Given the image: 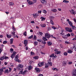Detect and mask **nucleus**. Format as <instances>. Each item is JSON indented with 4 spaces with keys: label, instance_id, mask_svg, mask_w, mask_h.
Instances as JSON below:
<instances>
[{
    "label": "nucleus",
    "instance_id": "1",
    "mask_svg": "<svg viewBox=\"0 0 76 76\" xmlns=\"http://www.w3.org/2000/svg\"><path fill=\"white\" fill-rule=\"evenodd\" d=\"M45 37L48 39H49L50 37H51V38H54V39H56V37H53V35H50V34L48 33H45Z\"/></svg>",
    "mask_w": 76,
    "mask_h": 76
},
{
    "label": "nucleus",
    "instance_id": "2",
    "mask_svg": "<svg viewBox=\"0 0 76 76\" xmlns=\"http://www.w3.org/2000/svg\"><path fill=\"white\" fill-rule=\"evenodd\" d=\"M23 67V65H22V64H19L18 66L17 67V69L18 70H23V69L22 68Z\"/></svg>",
    "mask_w": 76,
    "mask_h": 76
},
{
    "label": "nucleus",
    "instance_id": "3",
    "mask_svg": "<svg viewBox=\"0 0 76 76\" xmlns=\"http://www.w3.org/2000/svg\"><path fill=\"white\" fill-rule=\"evenodd\" d=\"M12 28L14 31H12L11 34L14 36H15V33L16 32V28H15V27L13 26H13Z\"/></svg>",
    "mask_w": 76,
    "mask_h": 76
},
{
    "label": "nucleus",
    "instance_id": "4",
    "mask_svg": "<svg viewBox=\"0 0 76 76\" xmlns=\"http://www.w3.org/2000/svg\"><path fill=\"white\" fill-rule=\"evenodd\" d=\"M28 72V71L25 70L24 72H23L22 71H20L19 73L20 74H22L24 75H25L26 73Z\"/></svg>",
    "mask_w": 76,
    "mask_h": 76
},
{
    "label": "nucleus",
    "instance_id": "5",
    "mask_svg": "<svg viewBox=\"0 0 76 76\" xmlns=\"http://www.w3.org/2000/svg\"><path fill=\"white\" fill-rule=\"evenodd\" d=\"M65 29L66 31H68V32H72V28H65Z\"/></svg>",
    "mask_w": 76,
    "mask_h": 76
},
{
    "label": "nucleus",
    "instance_id": "6",
    "mask_svg": "<svg viewBox=\"0 0 76 76\" xmlns=\"http://www.w3.org/2000/svg\"><path fill=\"white\" fill-rule=\"evenodd\" d=\"M67 21L68 22L69 24L71 26H73V23L72 21H70L69 20V19H68L67 20Z\"/></svg>",
    "mask_w": 76,
    "mask_h": 76
},
{
    "label": "nucleus",
    "instance_id": "7",
    "mask_svg": "<svg viewBox=\"0 0 76 76\" xmlns=\"http://www.w3.org/2000/svg\"><path fill=\"white\" fill-rule=\"evenodd\" d=\"M39 13H36L34 14H33V17L34 18H37L38 16H39Z\"/></svg>",
    "mask_w": 76,
    "mask_h": 76
},
{
    "label": "nucleus",
    "instance_id": "8",
    "mask_svg": "<svg viewBox=\"0 0 76 76\" xmlns=\"http://www.w3.org/2000/svg\"><path fill=\"white\" fill-rule=\"evenodd\" d=\"M72 76H76V69H73V72L72 73Z\"/></svg>",
    "mask_w": 76,
    "mask_h": 76
},
{
    "label": "nucleus",
    "instance_id": "9",
    "mask_svg": "<svg viewBox=\"0 0 76 76\" xmlns=\"http://www.w3.org/2000/svg\"><path fill=\"white\" fill-rule=\"evenodd\" d=\"M40 1L43 4H46L47 3V1L45 0H41Z\"/></svg>",
    "mask_w": 76,
    "mask_h": 76
},
{
    "label": "nucleus",
    "instance_id": "10",
    "mask_svg": "<svg viewBox=\"0 0 76 76\" xmlns=\"http://www.w3.org/2000/svg\"><path fill=\"white\" fill-rule=\"evenodd\" d=\"M44 62H42L41 63L40 62L38 64V65L39 67H41L42 66H44Z\"/></svg>",
    "mask_w": 76,
    "mask_h": 76
},
{
    "label": "nucleus",
    "instance_id": "11",
    "mask_svg": "<svg viewBox=\"0 0 76 76\" xmlns=\"http://www.w3.org/2000/svg\"><path fill=\"white\" fill-rule=\"evenodd\" d=\"M16 52H14L12 55L11 56V57L12 58H14L15 56L16 55Z\"/></svg>",
    "mask_w": 76,
    "mask_h": 76
},
{
    "label": "nucleus",
    "instance_id": "12",
    "mask_svg": "<svg viewBox=\"0 0 76 76\" xmlns=\"http://www.w3.org/2000/svg\"><path fill=\"white\" fill-rule=\"evenodd\" d=\"M35 70L36 72H37V73H39L40 72V70H39V69L38 68H35Z\"/></svg>",
    "mask_w": 76,
    "mask_h": 76
},
{
    "label": "nucleus",
    "instance_id": "13",
    "mask_svg": "<svg viewBox=\"0 0 76 76\" xmlns=\"http://www.w3.org/2000/svg\"><path fill=\"white\" fill-rule=\"evenodd\" d=\"M70 12V13L72 15H75V14H76V13L75 12V11L73 10H71Z\"/></svg>",
    "mask_w": 76,
    "mask_h": 76
},
{
    "label": "nucleus",
    "instance_id": "14",
    "mask_svg": "<svg viewBox=\"0 0 76 76\" xmlns=\"http://www.w3.org/2000/svg\"><path fill=\"white\" fill-rule=\"evenodd\" d=\"M62 37H63V38L64 39H66L67 38V36L66 34H62Z\"/></svg>",
    "mask_w": 76,
    "mask_h": 76
},
{
    "label": "nucleus",
    "instance_id": "15",
    "mask_svg": "<svg viewBox=\"0 0 76 76\" xmlns=\"http://www.w3.org/2000/svg\"><path fill=\"white\" fill-rule=\"evenodd\" d=\"M49 18L50 20H53L54 19V17L53 16H50Z\"/></svg>",
    "mask_w": 76,
    "mask_h": 76
},
{
    "label": "nucleus",
    "instance_id": "16",
    "mask_svg": "<svg viewBox=\"0 0 76 76\" xmlns=\"http://www.w3.org/2000/svg\"><path fill=\"white\" fill-rule=\"evenodd\" d=\"M9 72L8 69H5V70L4 71V73H7V74H9Z\"/></svg>",
    "mask_w": 76,
    "mask_h": 76
},
{
    "label": "nucleus",
    "instance_id": "17",
    "mask_svg": "<svg viewBox=\"0 0 76 76\" xmlns=\"http://www.w3.org/2000/svg\"><path fill=\"white\" fill-rule=\"evenodd\" d=\"M27 44H28V40H24V44H25V46H26Z\"/></svg>",
    "mask_w": 76,
    "mask_h": 76
},
{
    "label": "nucleus",
    "instance_id": "18",
    "mask_svg": "<svg viewBox=\"0 0 76 76\" xmlns=\"http://www.w3.org/2000/svg\"><path fill=\"white\" fill-rule=\"evenodd\" d=\"M51 11L53 12H56L57 10L56 9H53L51 10Z\"/></svg>",
    "mask_w": 76,
    "mask_h": 76
},
{
    "label": "nucleus",
    "instance_id": "19",
    "mask_svg": "<svg viewBox=\"0 0 76 76\" xmlns=\"http://www.w3.org/2000/svg\"><path fill=\"white\" fill-rule=\"evenodd\" d=\"M27 68L28 69V70H30L32 69V66H31V65H30L28 66V67Z\"/></svg>",
    "mask_w": 76,
    "mask_h": 76
},
{
    "label": "nucleus",
    "instance_id": "20",
    "mask_svg": "<svg viewBox=\"0 0 76 76\" xmlns=\"http://www.w3.org/2000/svg\"><path fill=\"white\" fill-rule=\"evenodd\" d=\"M40 19H41V21H44L45 20V18L42 17L40 18Z\"/></svg>",
    "mask_w": 76,
    "mask_h": 76
},
{
    "label": "nucleus",
    "instance_id": "21",
    "mask_svg": "<svg viewBox=\"0 0 76 76\" xmlns=\"http://www.w3.org/2000/svg\"><path fill=\"white\" fill-rule=\"evenodd\" d=\"M67 62L64 61L62 63V65L64 66H66Z\"/></svg>",
    "mask_w": 76,
    "mask_h": 76
},
{
    "label": "nucleus",
    "instance_id": "22",
    "mask_svg": "<svg viewBox=\"0 0 76 76\" xmlns=\"http://www.w3.org/2000/svg\"><path fill=\"white\" fill-rule=\"evenodd\" d=\"M28 3L29 5H32L34 4V3L32 1H30Z\"/></svg>",
    "mask_w": 76,
    "mask_h": 76
},
{
    "label": "nucleus",
    "instance_id": "23",
    "mask_svg": "<svg viewBox=\"0 0 76 76\" xmlns=\"http://www.w3.org/2000/svg\"><path fill=\"white\" fill-rule=\"evenodd\" d=\"M47 43H48V45L49 46L51 45H52V43H51L50 42H48Z\"/></svg>",
    "mask_w": 76,
    "mask_h": 76
},
{
    "label": "nucleus",
    "instance_id": "24",
    "mask_svg": "<svg viewBox=\"0 0 76 76\" xmlns=\"http://www.w3.org/2000/svg\"><path fill=\"white\" fill-rule=\"evenodd\" d=\"M45 68H47L48 67V66H49V65L47 63L45 65Z\"/></svg>",
    "mask_w": 76,
    "mask_h": 76
},
{
    "label": "nucleus",
    "instance_id": "25",
    "mask_svg": "<svg viewBox=\"0 0 76 76\" xmlns=\"http://www.w3.org/2000/svg\"><path fill=\"white\" fill-rule=\"evenodd\" d=\"M63 3H68L69 2V1H66V0H64L63 1Z\"/></svg>",
    "mask_w": 76,
    "mask_h": 76
},
{
    "label": "nucleus",
    "instance_id": "26",
    "mask_svg": "<svg viewBox=\"0 0 76 76\" xmlns=\"http://www.w3.org/2000/svg\"><path fill=\"white\" fill-rule=\"evenodd\" d=\"M41 26L43 28H44L45 27V26H46V25L45 24H41Z\"/></svg>",
    "mask_w": 76,
    "mask_h": 76
},
{
    "label": "nucleus",
    "instance_id": "27",
    "mask_svg": "<svg viewBox=\"0 0 76 76\" xmlns=\"http://www.w3.org/2000/svg\"><path fill=\"white\" fill-rule=\"evenodd\" d=\"M42 39L43 40V41H47V39L46 38V37H43L42 38Z\"/></svg>",
    "mask_w": 76,
    "mask_h": 76
},
{
    "label": "nucleus",
    "instance_id": "28",
    "mask_svg": "<svg viewBox=\"0 0 76 76\" xmlns=\"http://www.w3.org/2000/svg\"><path fill=\"white\" fill-rule=\"evenodd\" d=\"M50 23H51V24H52V25H54V22H53V20H50Z\"/></svg>",
    "mask_w": 76,
    "mask_h": 76
},
{
    "label": "nucleus",
    "instance_id": "29",
    "mask_svg": "<svg viewBox=\"0 0 76 76\" xmlns=\"http://www.w3.org/2000/svg\"><path fill=\"white\" fill-rule=\"evenodd\" d=\"M39 58V57H38V56H36L33 57V58H34V59H35L36 60H37V59H38Z\"/></svg>",
    "mask_w": 76,
    "mask_h": 76
},
{
    "label": "nucleus",
    "instance_id": "30",
    "mask_svg": "<svg viewBox=\"0 0 76 76\" xmlns=\"http://www.w3.org/2000/svg\"><path fill=\"white\" fill-rule=\"evenodd\" d=\"M63 32H64V29H62L61 33H60V34H61V35H63V34H64V33H63Z\"/></svg>",
    "mask_w": 76,
    "mask_h": 76
},
{
    "label": "nucleus",
    "instance_id": "31",
    "mask_svg": "<svg viewBox=\"0 0 76 76\" xmlns=\"http://www.w3.org/2000/svg\"><path fill=\"white\" fill-rule=\"evenodd\" d=\"M38 45V42L36 41H35L34 42V45L35 46H36V45Z\"/></svg>",
    "mask_w": 76,
    "mask_h": 76
},
{
    "label": "nucleus",
    "instance_id": "32",
    "mask_svg": "<svg viewBox=\"0 0 76 76\" xmlns=\"http://www.w3.org/2000/svg\"><path fill=\"white\" fill-rule=\"evenodd\" d=\"M9 4L10 6H13V5H14V3L12 2H10Z\"/></svg>",
    "mask_w": 76,
    "mask_h": 76
},
{
    "label": "nucleus",
    "instance_id": "33",
    "mask_svg": "<svg viewBox=\"0 0 76 76\" xmlns=\"http://www.w3.org/2000/svg\"><path fill=\"white\" fill-rule=\"evenodd\" d=\"M61 53V52L60 51H57L56 53V54H60Z\"/></svg>",
    "mask_w": 76,
    "mask_h": 76
},
{
    "label": "nucleus",
    "instance_id": "34",
    "mask_svg": "<svg viewBox=\"0 0 76 76\" xmlns=\"http://www.w3.org/2000/svg\"><path fill=\"white\" fill-rule=\"evenodd\" d=\"M16 61H18V62H19V63H20L21 61L20 60H19V59H16L15 60Z\"/></svg>",
    "mask_w": 76,
    "mask_h": 76
},
{
    "label": "nucleus",
    "instance_id": "35",
    "mask_svg": "<svg viewBox=\"0 0 76 76\" xmlns=\"http://www.w3.org/2000/svg\"><path fill=\"white\" fill-rule=\"evenodd\" d=\"M3 57L4 58V59H5L6 60H7V59H8V58H9V57L7 56H3Z\"/></svg>",
    "mask_w": 76,
    "mask_h": 76
},
{
    "label": "nucleus",
    "instance_id": "36",
    "mask_svg": "<svg viewBox=\"0 0 76 76\" xmlns=\"http://www.w3.org/2000/svg\"><path fill=\"white\" fill-rule=\"evenodd\" d=\"M29 63H28V64L31 65L32 64V61H29Z\"/></svg>",
    "mask_w": 76,
    "mask_h": 76
},
{
    "label": "nucleus",
    "instance_id": "37",
    "mask_svg": "<svg viewBox=\"0 0 76 76\" xmlns=\"http://www.w3.org/2000/svg\"><path fill=\"white\" fill-rule=\"evenodd\" d=\"M72 52L73 51L70 50H68V53H72Z\"/></svg>",
    "mask_w": 76,
    "mask_h": 76
},
{
    "label": "nucleus",
    "instance_id": "38",
    "mask_svg": "<svg viewBox=\"0 0 76 76\" xmlns=\"http://www.w3.org/2000/svg\"><path fill=\"white\" fill-rule=\"evenodd\" d=\"M42 12L43 13H45V14H46V13H47V11L45 10H43L42 11Z\"/></svg>",
    "mask_w": 76,
    "mask_h": 76
},
{
    "label": "nucleus",
    "instance_id": "39",
    "mask_svg": "<svg viewBox=\"0 0 76 76\" xmlns=\"http://www.w3.org/2000/svg\"><path fill=\"white\" fill-rule=\"evenodd\" d=\"M7 37L8 38H11V36L10 35H8V34L7 35Z\"/></svg>",
    "mask_w": 76,
    "mask_h": 76
},
{
    "label": "nucleus",
    "instance_id": "40",
    "mask_svg": "<svg viewBox=\"0 0 76 76\" xmlns=\"http://www.w3.org/2000/svg\"><path fill=\"white\" fill-rule=\"evenodd\" d=\"M4 59V57H3H3H1V58H0V60L2 61V60H3Z\"/></svg>",
    "mask_w": 76,
    "mask_h": 76
},
{
    "label": "nucleus",
    "instance_id": "41",
    "mask_svg": "<svg viewBox=\"0 0 76 76\" xmlns=\"http://www.w3.org/2000/svg\"><path fill=\"white\" fill-rule=\"evenodd\" d=\"M54 56V53H53L51 54V55L50 56V57H53Z\"/></svg>",
    "mask_w": 76,
    "mask_h": 76
},
{
    "label": "nucleus",
    "instance_id": "42",
    "mask_svg": "<svg viewBox=\"0 0 76 76\" xmlns=\"http://www.w3.org/2000/svg\"><path fill=\"white\" fill-rule=\"evenodd\" d=\"M8 69H9V72H11L12 71V69L11 68H10V67H8Z\"/></svg>",
    "mask_w": 76,
    "mask_h": 76
},
{
    "label": "nucleus",
    "instance_id": "43",
    "mask_svg": "<svg viewBox=\"0 0 76 76\" xmlns=\"http://www.w3.org/2000/svg\"><path fill=\"white\" fill-rule=\"evenodd\" d=\"M48 64L49 65V64L50 66H52V63L51 62H48Z\"/></svg>",
    "mask_w": 76,
    "mask_h": 76
},
{
    "label": "nucleus",
    "instance_id": "44",
    "mask_svg": "<svg viewBox=\"0 0 76 76\" xmlns=\"http://www.w3.org/2000/svg\"><path fill=\"white\" fill-rule=\"evenodd\" d=\"M72 29H76V27H75V26H72Z\"/></svg>",
    "mask_w": 76,
    "mask_h": 76
},
{
    "label": "nucleus",
    "instance_id": "45",
    "mask_svg": "<svg viewBox=\"0 0 76 76\" xmlns=\"http://www.w3.org/2000/svg\"><path fill=\"white\" fill-rule=\"evenodd\" d=\"M71 35H70V34L68 33V34H66V37H70V36Z\"/></svg>",
    "mask_w": 76,
    "mask_h": 76
},
{
    "label": "nucleus",
    "instance_id": "46",
    "mask_svg": "<svg viewBox=\"0 0 76 76\" xmlns=\"http://www.w3.org/2000/svg\"><path fill=\"white\" fill-rule=\"evenodd\" d=\"M26 34H27L26 31H25L23 34V35H24V36L25 37H26Z\"/></svg>",
    "mask_w": 76,
    "mask_h": 76
},
{
    "label": "nucleus",
    "instance_id": "47",
    "mask_svg": "<svg viewBox=\"0 0 76 76\" xmlns=\"http://www.w3.org/2000/svg\"><path fill=\"white\" fill-rule=\"evenodd\" d=\"M64 56H67V53L66 52H64Z\"/></svg>",
    "mask_w": 76,
    "mask_h": 76
},
{
    "label": "nucleus",
    "instance_id": "48",
    "mask_svg": "<svg viewBox=\"0 0 76 76\" xmlns=\"http://www.w3.org/2000/svg\"><path fill=\"white\" fill-rule=\"evenodd\" d=\"M33 3H37V0H33Z\"/></svg>",
    "mask_w": 76,
    "mask_h": 76
},
{
    "label": "nucleus",
    "instance_id": "49",
    "mask_svg": "<svg viewBox=\"0 0 76 76\" xmlns=\"http://www.w3.org/2000/svg\"><path fill=\"white\" fill-rule=\"evenodd\" d=\"M10 65H10V67H13V66H14V65H13V64H12V63H10ZM12 64V65H11Z\"/></svg>",
    "mask_w": 76,
    "mask_h": 76
},
{
    "label": "nucleus",
    "instance_id": "50",
    "mask_svg": "<svg viewBox=\"0 0 76 76\" xmlns=\"http://www.w3.org/2000/svg\"><path fill=\"white\" fill-rule=\"evenodd\" d=\"M42 13V11L41 10L39 11H38V13H39L40 14H41Z\"/></svg>",
    "mask_w": 76,
    "mask_h": 76
},
{
    "label": "nucleus",
    "instance_id": "51",
    "mask_svg": "<svg viewBox=\"0 0 76 76\" xmlns=\"http://www.w3.org/2000/svg\"><path fill=\"white\" fill-rule=\"evenodd\" d=\"M32 37H33V36H31L30 37H28V39H31V38H32Z\"/></svg>",
    "mask_w": 76,
    "mask_h": 76
},
{
    "label": "nucleus",
    "instance_id": "52",
    "mask_svg": "<svg viewBox=\"0 0 76 76\" xmlns=\"http://www.w3.org/2000/svg\"><path fill=\"white\" fill-rule=\"evenodd\" d=\"M7 41H4L3 42V44H6L7 43Z\"/></svg>",
    "mask_w": 76,
    "mask_h": 76
},
{
    "label": "nucleus",
    "instance_id": "53",
    "mask_svg": "<svg viewBox=\"0 0 76 76\" xmlns=\"http://www.w3.org/2000/svg\"><path fill=\"white\" fill-rule=\"evenodd\" d=\"M0 72H4L3 69L2 68L0 69Z\"/></svg>",
    "mask_w": 76,
    "mask_h": 76
},
{
    "label": "nucleus",
    "instance_id": "54",
    "mask_svg": "<svg viewBox=\"0 0 76 76\" xmlns=\"http://www.w3.org/2000/svg\"><path fill=\"white\" fill-rule=\"evenodd\" d=\"M31 54L32 56H34V53H33L32 52H31Z\"/></svg>",
    "mask_w": 76,
    "mask_h": 76
},
{
    "label": "nucleus",
    "instance_id": "55",
    "mask_svg": "<svg viewBox=\"0 0 76 76\" xmlns=\"http://www.w3.org/2000/svg\"><path fill=\"white\" fill-rule=\"evenodd\" d=\"M39 34L40 35H41V36H42V35L43 33L42 32H39Z\"/></svg>",
    "mask_w": 76,
    "mask_h": 76
},
{
    "label": "nucleus",
    "instance_id": "56",
    "mask_svg": "<svg viewBox=\"0 0 76 76\" xmlns=\"http://www.w3.org/2000/svg\"><path fill=\"white\" fill-rule=\"evenodd\" d=\"M1 51H2V48H0V54H1Z\"/></svg>",
    "mask_w": 76,
    "mask_h": 76
},
{
    "label": "nucleus",
    "instance_id": "57",
    "mask_svg": "<svg viewBox=\"0 0 76 76\" xmlns=\"http://www.w3.org/2000/svg\"><path fill=\"white\" fill-rule=\"evenodd\" d=\"M52 28L53 29H56V28H55V26H53L52 27Z\"/></svg>",
    "mask_w": 76,
    "mask_h": 76
},
{
    "label": "nucleus",
    "instance_id": "58",
    "mask_svg": "<svg viewBox=\"0 0 76 76\" xmlns=\"http://www.w3.org/2000/svg\"><path fill=\"white\" fill-rule=\"evenodd\" d=\"M42 43L43 44H46V42L45 41L42 42Z\"/></svg>",
    "mask_w": 76,
    "mask_h": 76
},
{
    "label": "nucleus",
    "instance_id": "59",
    "mask_svg": "<svg viewBox=\"0 0 76 76\" xmlns=\"http://www.w3.org/2000/svg\"><path fill=\"white\" fill-rule=\"evenodd\" d=\"M72 62H69L68 63V64L69 65H70V64H72Z\"/></svg>",
    "mask_w": 76,
    "mask_h": 76
},
{
    "label": "nucleus",
    "instance_id": "60",
    "mask_svg": "<svg viewBox=\"0 0 76 76\" xmlns=\"http://www.w3.org/2000/svg\"><path fill=\"white\" fill-rule=\"evenodd\" d=\"M2 69H3V70H5V69H6V67H2Z\"/></svg>",
    "mask_w": 76,
    "mask_h": 76
},
{
    "label": "nucleus",
    "instance_id": "61",
    "mask_svg": "<svg viewBox=\"0 0 76 76\" xmlns=\"http://www.w3.org/2000/svg\"><path fill=\"white\" fill-rule=\"evenodd\" d=\"M73 47L74 48H76V44H74L73 45Z\"/></svg>",
    "mask_w": 76,
    "mask_h": 76
},
{
    "label": "nucleus",
    "instance_id": "62",
    "mask_svg": "<svg viewBox=\"0 0 76 76\" xmlns=\"http://www.w3.org/2000/svg\"><path fill=\"white\" fill-rule=\"evenodd\" d=\"M58 10L59 11H61V8H58Z\"/></svg>",
    "mask_w": 76,
    "mask_h": 76
},
{
    "label": "nucleus",
    "instance_id": "63",
    "mask_svg": "<svg viewBox=\"0 0 76 76\" xmlns=\"http://www.w3.org/2000/svg\"><path fill=\"white\" fill-rule=\"evenodd\" d=\"M73 40L75 41V40H76V36H75V37L74 39H73Z\"/></svg>",
    "mask_w": 76,
    "mask_h": 76
},
{
    "label": "nucleus",
    "instance_id": "64",
    "mask_svg": "<svg viewBox=\"0 0 76 76\" xmlns=\"http://www.w3.org/2000/svg\"><path fill=\"white\" fill-rule=\"evenodd\" d=\"M38 76H43V75L41 74H40Z\"/></svg>",
    "mask_w": 76,
    "mask_h": 76
}]
</instances>
